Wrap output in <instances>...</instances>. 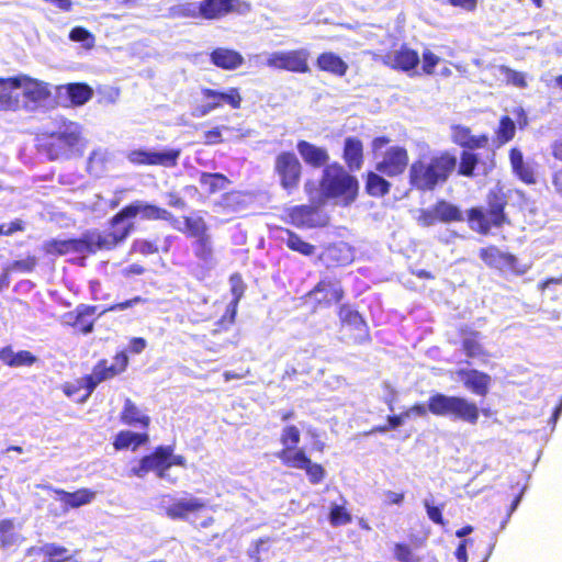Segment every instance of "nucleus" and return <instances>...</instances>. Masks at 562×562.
<instances>
[{
  "instance_id": "cd10ccee",
  "label": "nucleus",
  "mask_w": 562,
  "mask_h": 562,
  "mask_svg": "<svg viewBox=\"0 0 562 562\" xmlns=\"http://www.w3.org/2000/svg\"><path fill=\"white\" fill-rule=\"evenodd\" d=\"M211 60L215 66L220 68L236 69L243 64L244 58L236 50L227 48H216L211 54Z\"/></svg>"
},
{
  "instance_id": "412c9836",
  "label": "nucleus",
  "mask_w": 562,
  "mask_h": 562,
  "mask_svg": "<svg viewBox=\"0 0 562 562\" xmlns=\"http://www.w3.org/2000/svg\"><path fill=\"white\" fill-rule=\"evenodd\" d=\"M236 0H203L200 5V18L206 20L220 19L234 10Z\"/></svg>"
},
{
  "instance_id": "338daca9",
  "label": "nucleus",
  "mask_w": 562,
  "mask_h": 562,
  "mask_svg": "<svg viewBox=\"0 0 562 562\" xmlns=\"http://www.w3.org/2000/svg\"><path fill=\"white\" fill-rule=\"evenodd\" d=\"M425 507L427 509V515L430 520H432L435 524L442 525L443 519L441 516V509L439 507L430 506L428 501H425Z\"/></svg>"
},
{
  "instance_id": "4468645a",
  "label": "nucleus",
  "mask_w": 562,
  "mask_h": 562,
  "mask_svg": "<svg viewBox=\"0 0 562 562\" xmlns=\"http://www.w3.org/2000/svg\"><path fill=\"white\" fill-rule=\"evenodd\" d=\"M408 165V154L404 147H390L381 161L376 164V170L389 177L403 173Z\"/></svg>"
},
{
  "instance_id": "680f3d73",
  "label": "nucleus",
  "mask_w": 562,
  "mask_h": 562,
  "mask_svg": "<svg viewBox=\"0 0 562 562\" xmlns=\"http://www.w3.org/2000/svg\"><path fill=\"white\" fill-rule=\"evenodd\" d=\"M143 302H145V299H143L140 296H135V297H133L131 300H127L125 302L117 303V304L111 305V306H109L106 308H103L99 314L103 315L106 312L123 311V310L133 307V306H135L138 303H143Z\"/></svg>"
},
{
  "instance_id": "aec40b11",
  "label": "nucleus",
  "mask_w": 562,
  "mask_h": 562,
  "mask_svg": "<svg viewBox=\"0 0 562 562\" xmlns=\"http://www.w3.org/2000/svg\"><path fill=\"white\" fill-rule=\"evenodd\" d=\"M0 111H19L16 76L0 78Z\"/></svg>"
},
{
  "instance_id": "bf43d9fd",
  "label": "nucleus",
  "mask_w": 562,
  "mask_h": 562,
  "mask_svg": "<svg viewBox=\"0 0 562 562\" xmlns=\"http://www.w3.org/2000/svg\"><path fill=\"white\" fill-rule=\"evenodd\" d=\"M439 61L440 58L429 49L423 52V70L425 74L432 75Z\"/></svg>"
},
{
  "instance_id": "a211bd4d",
  "label": "nucleus",
  "mask_w": 562,
  "mask_h": 562,
  "mask_svg": "<svg viewBox=\"0 0 562 562\" xmlns=\"http://www.w3.org/2000/svg\"><path fill=\"white\" fill-rule=\"evenodd\" d=\"M291 221L299 227H316L326 224V218L311 205L295 206L290 213Z\"/></svg>"
},
{
  "instance_id": "2eb2a0df",
  "label": "nucleus",
  "mask_w": 562,
  "mask_h": 562,
  "mask_svg": "<svg viewBox=\"0 0 562 562\" xmlns=\"http://www.w3.org/2000/svg\"><path fill=\"white\" fill-rule=\"evenodd\" d=\"M504 221L502 205H494L488 212L472 209L469 212V223L472 229L482 234L488 233L492 226H499Z\"/></svg>"
},
{
  "instance_id": "c03bdc74",
  "label": "nucleus",
  "mask_w": 562,
  "mask_h": 562,
  "mask_svg": "<svg viewBox=\"0 0 562 562\" xmlns=\"http://www.w3.org/2000/svg\"><path fill=\"white\" fill-rule=\"evenodd\" d=\"M498 75L507 82L517 88L527 87L526 76L524 72L513 70L506 66L497 68Z\"/></svg>"
},
{
  "instance_id": "a18cd8bd",
  "label": "nucleus",
  "mask_w": 562,
  "mask_h": 562,
  "mask_svg": "<svg viewBox=\"0 0 562 562\" xmlns=\"http://www.w3.org/2000/svg\"><path fill=\"white\" fill-rule=\"evenodd\" d=\"M516 133V125L509 116H503L496 131L497 139L501 144L512 140Z\"/></svg>"
},
{
  "instance_id": "a878e982",
  "label": "nucleus",
  "mask_w": 562,
  "mask_h": 562,
  "mask_svg": "<svg viewBox=\"0 0 562 562\" xmlns=\"http://www.w3.org/2000/svg\"><path fill=\"white\" fill-rule=\"evenodd\" d=\"M452 140L470 149L483 148L487 144V136H473L468 127L456 125L452 127Z\"/></svg>"
},
{
  "instance_id": "1a4fd4ad",
  "label": "nucleus",
  "mask_w": 562,
  "mask_h": 562,
  "mask_svg": "<svg viewBox=\"0 0 562 562\" xmlns=\"http://www.w3.org/2000/svg\"><path fill=\"white\" fill-rule=\"evenodd\" d=\"M205 506L206 502L203 498L191 495L179 498L165 496L160 503V508L172 520H189L192 515L200 513Z\"/></svg>"
},
{
  "instance_id": "5fc2aeb1",
  "label": "nucleus",
  "mask_w": 562,
  "mask_h": 562,
  "mask_svg": "<svg viewBox=\"0 0 562 562\" xmlns=\"http://www.w3.org/2000/svg\"><path fill=\"white\" fill-rule=\"evenodd\" d=\"M329 521L333 526L347 525L351 521V516L342 505L334 504L330 508Z\"/></svg>"
},
{
  "instance_id": "0e129e2a",
  "label": "nucleus",
  "mask_w": 562,
  "mask_h": 562,
  "mask_svg": "<svg viewBox=\"0 0 562 562\" xmlns=\"http://www.w3.org/2000/svg\"><path fill=\"white\" fill-rule=\"evenodd\" d=\"M36 357L33 356L30 351L22 350L15 353L14 356V366L13 367H30L35 363Z\"/></svg>"
},
{
  "instance_id": "bb28decb",
  "label": "nucleus",
  "mask_w": 562,
  "mask_h": 562,
  "mask_svg": "<svg viewBox=\"0 0 562 562\" xmlns=\"http://www.w3.org/2000/svg\"><path fill=\"white\" fill-rule=\"evenodd\" d=\"M121 420L125 425L134 427L140 426L143 428L148 427L150 422L149 417L144 414L130 398H126L124 402Z\"/></svg>"
},
{
  "instance_id": "f03ea898",
  "label": "nucleus",
  "mask_w": 562,
  "mask_h": 562,
  "mask_svg": "<svg viewBox=\"0 0 562 562\" xmlns=\"http://www.w3.org/2000/svg\"><path fill=\"white\" fill-rule=\"evenodd\" d=\"M457 167V157L449 151H438L415 160L408 171L411 184L420 191H432L445 183Z\"/></svg>"
},
{
  "instance_id": "6e6552de",
  "label": "nucleus",
  "mask_w": 562,
  "mask_h": 562,
  "mask_svg": "<svg viewBox=\"0 0 562 562\" xmlns=\"http://www.w3.org/2000/svg\"><path fill=\"white\" fill-rule=\"evenodd\" d=\"M181 150L177 148H138L127 153V160L133 165L176 167Z\"/></svg>"
},
{
  "instance_id": "864d4df0",
  "label": "nucleus",
  "mask_w": 562,
  "mask_h": 562,
  "mask_svg": "<svg viewBox=\"0 0 562 562\" xmlns=\"http://www.w3.org/2000/svg\"><path fill=\"white\" fill-rule=\"evenodd\" d=\"M171 14L179 18H200V5L195 3H179L171 8Z\"/></svg>"
},
{
  "instance_id": "8fccbe9b",
  "label": "nucleus",
  "mask_w": 562,
  "mask_h": 562,
  "mask_svg": "<svg viewBox=\"0 0 562 562\" xmlns=\"http://www.w3.org/2000/svg\"><path fill=\"white\" fill-rule=\"evenodd\" d=\"M394 558L398 562H422L423 558L414 552V550L405 543H395Z\"/></svg>"
},
{
  "instance_id": "de8ad7c7",
  "label": "nucleus",
  "mask_w": 562,
  "mask_h": 562,
  "mask_svg": "<svg viewBox=\"0 0 562 562\" xmlns=\"http://www.w3.org/2000/svg\"><path fill=\"white\" fill-rule=\"evenodd\" d=\"M69 38L72 42L81 43L86 49H91L95 43L94 35L81 26L74 27L69 33Z\"/></svg>"
},
{
  "instance_id": "39448f33",
  "label": "nucleus",
  "mask_w": 562,
  "mask_h": 562,
  "mask_svg": "<svg viewBox=\"0 0 562 562\" xmlns=\"http://www.w3.org/2000/svg\"><path fill=\"white\" fill-rule=\"evenodd\" d=\"M428 411L436 416L451 417L454 420L475 425L480 411L475 403L464 397L437 393L428 400Z\"/></svg>"
},
{
  "instance_id": "603ef678",
  "label": "nucleus",
  "mask_w": 562,
  "mask_h": 562,
  "mask_svg": "<svg viewBox=\"0 0 562 562\" xmlns=\"http://www.w3.org/2000/svg\"><path fill=\"white\" fill-rule=\"evenodd\" d=\"M477 165L476 155L470 151H463L460 158L458 172L464 177H472L475 166Z\"/></svg>"
},
{
  "instance_id": "58836bf2",
  "label": "nucleus",
  "mask_w": 562,
  "mask_h": 562,
  "mask_svg": "<svg viewBox=\"0 0 562 562\" xmlns=\"http://www.w3.org/2000/svg\"><path fill=\"white\" fill-rule=\"evenodd\" d=\"M97 311V306L80 304L74 312L66 313L63 316V323L75 327L82 318L92 317Z\"/></svg>"
},
{
  "instance_id": "6e6d98bb",
  "label": "nucleus",
  "mask_w": 562,
  "mask_h": 562,
  "mask_svg": "<svg viewBox=\"0 0 562 562\" xmlns=\"http://www.w3.org/2000/svg\"><path fill=\"white\" fill-rule=\"evenodd\" d=\"M300 430L295 426H286L284 427L281 435V442L284 446L283 449H295L297 443L300 442Z\"/></svg>"
},
{
  "instance_id": "052dcab7",
  "label": "nucleus",
  "mask_w": 562,
  "mask_h": 562,
  "mask_svg": "<svg viewBox=\"0 0 562 562\" xmlns=\"http://www.w3.org/2000/svg\"><path fill=\"white\" fill-rule=\"evenodd\" d=\"M438 220V215L436 213V207L420 210L419 215L417 217V223L422 226L428 227L432 226Z\"/></svg>"
},
{
  "instance_id": "c756f323",
  "label": "nucleus",
  "mask_w": 562,
  "mask_h": 562,
  "mask_svg": "<svg viewBox=\"0 0 562 562\" xmlns=\"http://www.w3.org/2000/svg\"><path fill=\"white\" fill-rule=\"evenodd\" d=\"M362 143L355 137L345 140L344 158L350 170H359L362 166Z\"/></svg>"
},
{
  "instance_id": "3c124183",
  "label": "nucleus",
  "mask_w": 562,
  "mask_h": 562,
  "mask_svg": "<svg viewBox=\"0 0 562 562\" xmlns=\"http://www.w3.org/2000/svg\"><path fill=\"white\" fill-rule=\"evenodd\" d=\"M43 552L47 557L45 562H65L70 559V557L66 555L68 550L65 547L54 543L46 544L43 548Z\"/></svg>"
},
{
  "instance_id": "4be33fe9",
  "label": "nucleus",
  "mask_w": 562,
  "mask_h": 562,
  "mask_svg": "<svg viewBox=\"0 0 562 562\" xmlns=\"http://www.w3.org/2000/svg\"><path fill=\"white\" fill-rule=\"evenodd\" d=\"M296 149L303 160L315 168L324 166L329 159L325 148L317 147L306 140H300L296 145Z\"/></svg>"
},
{
  "instance_id": "f257e3e1",
  "label": "nucleus",
  "mask_w": 562,
  "mask_h": 562,
  "mask_svg": "<svg viewBox=\"0 0 562 562\" xmlns=\"http://www.w3.org/2000/svg\"><path fill=\"white\" fill-rule=\"evenodd\" d=\"M120 212L112 218L111 232L106 234L89 233L82 239L54 240L47 251L50 254H67L69 251H89L95 252L101 249H112L119 243L123 241L132 232L134 224L126 223L125 220L132 216L120 217Z\"/></svg>"
},
{
  "instance_id": "a19ab883",
  "label": "nucleus",
  "mask_w": 562,
  "mask_h": 562,
  "mask_svg": "<svg viewBox=\"0 0 562 562\" xmlns=\"http://www.w3.org/2000/svg\"><path fill=\"white\" fill-rule=\"evenodd\" d=\"M390 190V183L381 176L370 172L367 180V191L370 195L382 196Z\"/></svg>"
},
{
  "instance_id": "393cba45",
  "label": "nucleus",
  "mask_w": 562,
  "mask_h": 562,
  "mask_svg": "<svg viewBox=\"0 0 562 562\" xmlns=\"http://www.w3.org/2000/svg\"><path fill=\"white\" fill-rule=\"evenodd\" d=\"M460 376L464 385L474 394L484 396L488 392L491 382L490 375L479 372L476 370L460 371Z\"/></svg>"
},
{
  "instance_id": "79ce46f5",
  "label": "nucleus",
  "mask_w": 562,
  "mask_h": 562,
  "mask_svg": "<svg viewBox=\"0 0 562 562\" xmlns=\"http://www.w3.org/2000/svg\"><path fill=\"white\" fill-rule=\"evenodd\" d=\"M477 337V333H473L469 337H464L463 348L468 357L477 358L482 361H485L487 358V353L479 342Z\"/></svg>"
},
{
  "instance_id": "ddd939ff",
  "label": "nucleus",
  "mask_w": 562,
  "mask_h": 562,
  "mask_svg": "<svg viewBox=\"0 0 562 562\" xmlns=\"http://www.w3.org/2000/svg\"><path fill=\"white\" fill-rule=\"evenodd\" d=\"M137 215H140V217L144 220H164L172 222L175 227L181 229L179 226H177L179 221H177L170 212L144 201H135L134 203L122 209L120 211L119 218L122 216H132L133 218Z\"/></svg>"
},
{
  "instance_id": "dca6fc26",
  "label": "nucleus",
  "mask_w": 562,
  "mask_h": 562,
  "mask_svg": "<svg viewBox=\"0 0 562 562\" xmlns=\"http://www.w3.org/2000/svg\"><path fill=\"white\" fill-rule=\"evenodd\" d=\"M382 61L393 69L409 72L419 64V56L416 50L403 45L382 56Z\"/></svg>"
},
{
  "instance_id": "9b49d317",
  "label": "nucleus",
  "mask_w": 562,
  "mask_h": 562,
  "mask_svg": "<svg viewBox=\"0 0 562 562\" xmlns=\"http://www.w3.org/2000/svg\"><path fill=\"white\" fill-rule=\"evenodd\" d=\"M274 170L280 179L281 187L292 192L299 186L302 166L295 154L283 151L276 157Z\"/></svg>"
},
{
  "instance_id": "49530a36",
  "label": "nucleus",
  "mask_w": 562,
  "mask_h": 562,
  "mask_svg": "<svg viewBox=\"0 0 562 562\" xmlns=\"http://www.w3.org/2000/svg\"><path fill=\"white\" fill-rule=\"evenodd\" d=\"M286 234H288L286 246L290 249L297 251L305 256L313 255V252L315 250V247L313 245L304 241L300 236H297L291 232H286Z\"/></svg>"
},
{
  "instance_id": "e2e57ef3",
  "label": "nucleus",
  "mask_w": 562,
  "mask_h": 562,
  "mask_svg": "<svg viewBox=\"0 0 562 562\" xmlns=\"http://www.w3.org/2000/svg\"><path fill=\"white\" fill-rule=\"evenodd\" d=\"M304 470L306 471V474L313 484L319 483L325 474L324 469L319 464L312 463V461H310L308 467H306Z\"/></svg>"
},
{
  "instance_id": "20e7f679",
  "label": "nucleus",
  "mask_w": 562,
  "mask_h": 562,
  "mask_svg": "<svg viewBox=\"0 0 562 562\" xmlns=\"http://www.w3.org/2000/svg\"><path fill=\"white\" fill-rule=\"evenodd\" d=\"M85 147L82 127L76 122L61 120L57 130L49 134L47 153L50 159L69 158L76 153H82Z\"/></svg>"
},
{
  "instance_id": "7ed1b4c3",
  "label": "nucleus",
  "mask_w": 562,
  "mask_h": 562,
  "mask_svg": "<svg viewBox=\"0 0 562 562\" xmlns=\"http://www.w3.org/2000/svg\"><path fill=\"white\" fill-rule=\"evenodd\" d=\"M321 189L325 198L335 200L336 204L348 206L356 200L359 186L357 179L341 166L330 165L324 169Z\"/></svg>"
},
{
  "instance_id": "c85d7f7f",
  "label": "nucleus",
  "mask_w": 562,
  "mask_h": 562,
  "mask_svg": "<svg viewBox=\"0 0 562 562\" xmlns=\"http://www.w3.org/2000/svg\"><path fill=\"white\" fill-rule=\"evenodd\" d=\"M54 492L60 496V501L66 506L71 508H78L80 506L90 504L95 497V492L88 488H81L74 493H69L64 490H54Z\"/></svg>"
},
{
  "instance_id": "0eeeda50",
  "label": "nucleus",
  "mask_w": 562,
  "mask_h": 562,
  "mask_svg": "<svg viewBox=\"0 0 562 562\" xmlns=\"http://www.w3.org/2000/svg\"><path fill=\"white\" fill-rule=\"evenodd\" d=\"M201 94L203 103L196 105L191 112V115L196 119L206 116L222 106L223 103L231 105L233 109H239L241 104V97L237 88H229L227 91L203 88Z\"/></svg>"
},
{
  "instance_id": "7c9ffc66",
  "label": "nucleus",
  "mask_w": 562,
  "mask_h": 562,
  "mask_svg": "<svg viewBox=\"0 0 562 562\" xmlns=\"http://www.w3.org/2000/svg\"><path fill=\"white\" fill-rule=\"evenodd\" d=\"M324 258L328 262L345 266L353 260V251L348 244L338 243L325 250Z\"/></svg>"
},
{
  "instance_id": "69168bd1",
  "label": "nucleus",
  "mask_w": 562,
  "mask_h": 562,
  "mask_svg": "<svg viewBox=\"0 0 562 562\" xmlns=\"http://www.w3.org/2000/svg\"><path fill=\"white\" fill-rule=\"evenodd\" d=\"M133 250L142 255L154 254L158 250L157 246L151 241L136 240L133 244Z\"/></svg>"
},
{
  "instance_id": "72a5a7b5",
  "label": "nucleus",
  "mask_w": 562,
  "mask_h": 562,
  "mask_svg": "<svg viewBox=\"0 0 562 562\" xmlns=\"http://www.w3.org/2000/svg\"><path fill=\"white\" fill-rule=\"evenodd\" d=\"M278 456L284 464L301 470L308 467L311 461L302 449H282Z\"/></svg>"
},
{
  "instance_id": "423d86ee",
  "label": "nucleus",
  "mask_w": 562,
  "mask_h": 562,
  "mask_svg": "<svg viewBox=\"0 0 562 562\" xmlns=\"http://www.w3.org/2000/svg\"><path fill=\"white\" fill-rule=\"evenodd\" d=\"M16 92L19 111H34L43 106L52 95L50 87L47 82L27 75L16 76Z\"/></svg>"
},
{
  "instance_id": "f3484780",
  "label": "nucleus",
  "mask_w": 562,
  "mask_h": 562,
  "mask_svg": "<svg viewBox=\"0 0 562 562\" xmlns=\"http://www.w3.org/2000/svg\"><path fill=\"white\" fill-rule=\"evenodd\" d=\"M344 291L340 282L334 278L324 277L316 286L310 292V296L318 303L331 304L342 299Z\"/></svg>"
},
{
  "instance_id": "5701e85b",
  "label": "nucleus",
  "mask_w": 562,
  "mask_h": 562,
  "mask_svg": "<svg viewBox=\"0 0 562 562\" xmlns=\"http://www.w3.org/2000/svg\"><path fill=\"white\" fill-rule=\"evenodd\" d=\"M480 257L486 265L499 270L512 269L516 261L513 255L503 252L493 246L481 249Z\"/></svg>"
},
{
  "instance_id": "4d7b16f0",
  "label": "nucleus",
  "mask_w": 562,
  "mask_h": 562,
  "mask_svg": "<svg viewBox=\"0 0 562 562\" xmlns=\"http://www.w3.org/2000/svg\"><path fill=\"white\" fill-rule=\"evenodd\" d=\"M14 525L11 520L0 522V541L3 546H11L15 542Z\"/></svg>"
},
{
  "instance_id": "13d9d810",
  "label": "nucleus",
  "mask_w": 562,
  "mask_h": 562,
  "mask_svg": "<svg viewBox=\"0 0 562 562\" xmlns=\"http://www.w3.org/2000/svg\"><path fill=\"white\" fill-rule=\"evenodd\" d=\"M234 127L231 126H218L214 127L207 132L204 133V144L206 145H215L223 142L222 135L223 132H233Z\"/></svg>"
},
{
  "instance_id": "f704fd0d",
  "label": "nucleus",
  "mask_w": 562,
  "mask_h": 562,
  "mask_svg": "<svg viewBox=\"0 0 562 562\" xmlns=\"http://www.w3.org/2000/svg\"><path fill=\"white\" fill-rule=\"evenodd\" d=\"M184 226L187 232L193 236L199 238L200 243L205 246L209 243V235L206 234V225L202 217L198 216H188L184 217Z\"/></svg>"
},
{
  "instance_id": "2f4dec72",
  "label": "nucleus",
  "mask_w": 562,
  "mask_h": 562,
  "mask_svg": "<svg viewBox=\"0 0 562 562\" xmlns=\"http://www.w3.org/2000/svg\"><path fill=\"white\" fill-rule=\"evenodd\" d=\"M317 67L330 72L335 76H344L348 69V65L334 53H323L317 58Z\"/></svg>"
},
{
  "instance_id": "ea45409f",
  "label": "nucleus",
  "mask_w": 562,
  "mask_h": 562,
  "mask_svg": "<svg viewBox=\"0 0 562 562\" xmlns=\"http://www.w3.org/2000/svg\"><path fill=\"white\" fill-rule=\"evenodd\" d=\"M339 316L344 323L358 329L360 331V337L366 336V323L358 312L351 310L350 307L342 306L340 308Z\"/></svg>"
},
{
  "instance_id": "774afa93",
  "label": "nucleus",
  "mask_w": 562,
  "mask_h": 562,
  "mask_svg": "<svg viewBox=\"0 0 562 562\" xmlns=\"http://www.w3.org/2000/svg\"><path fill=\"white\" fill-rule=\"evenodd\" d=\"M127 364L128 357L124 351H121L116 353V356L114 357V363H112L111 366H113V368L117 370V374H120L126 369Z\"/></svg>"
},
{
  "instance_id": "6ab92c4d",
  "label": "nucleus",
  "mask_w": 562,
  "mask_h": 562,
  "mask_svg": "<svg viewBox=\"0 0 562 562\" xmlns=\"http://www.w3.org/2000/svg\"><path fill=\"white\" fill-rule=\"evenodd\" d=\"M115 375H117V370L113 366L108 364L106 360L99 361L94 366L92 373L82 379V384L87 389L85 398L93 392L98 384Z\"/></svg>"
},
{
  "instance_id": "e433bc0d",
  "label": "nucleus",
  "mask_w": 562,
  "mask_h": 562,
  "mask_svg": "<svg viewBox=\"0 0 562 562\" xmlns=\"http://www.w3.org/2000/svg\"><path fill=\"white\" fill-rule=\"evenodd\" d=\"M436 213L438 215V220L443 223L449 222H460L463 220L462 212L458 206L447 202L439 201L436 205Z\"/></svg>"
},
{
  "instance_id": "473e14b6",
  "label": "nucleus",
  "mask_w": 562,
  "mask_h": 562,
  "mask_svg": "<svg viewBox=\"0 0 562 562\" xmlns=\"http://www.w3.org/2000/svg\"><path fill=\"white\" fill-rule=\"evenodd\" d=\"M148 440L146 434H136L128 430L120 431L114 440V447L116 450L126 449L132 447L135 450L138 446L145 443Z\"/></svg>"
},
{
  "instance_id": "b1692460",
  "label": "nucleus",
  "mask_w": 562,
  "mask_h": 562,
  "mask_svg": "<svg viewBox=\"0 0 562 562\" xmlns=\"http://www.w3.org/2000/svg\"><path fill=\"white\" fill-rule=\"evenodd\" d=\"M509 160L513 172L525 183L532 184L536 182L533 167L530 162L524 160L522 153L513 148L509 153Z\"/></svg>"
},
{
  "instance_id": "4c0bfd02",
  "label": "nucleus",
  "mask_w": 562,
  "mask_h": 562,
  "mask_svg": "<svg viewBox=\"0 0 562 562\" xmlns=\"http://www.w3.org/2000/svg\"><path fill=\"white\" fill-rule=\"evenodd\" d=\"M228 180L221 173H206L203 172L200 177L201 187L209 193H215L217 191L225 190Z\"/></svg>"
},
{
  "instance_id": "37998d69",
  "label": "nucleus",
  "mask_w": 562,
  "mask_h": 562,
  "mask_svg": "<svg viewBox=\"0 0 562 562\" xmlns=\"http://www.w3.org/2000/svg\"><path fill=\"white\" fill-rule=\"evenodd\" d=\"M110 159V153L104 148L93 150L88 160V168L91 173L99 175L104 170L105 164Z\"/></svg>"
},
{
  "instance_id": "c9c22d12",
  "label": "nucleus",
  "mask_w": 562,
  "mask_h": 562,
  "mask_svg": "<svg viewBox=\"0 0 562 562\" xmlns=\"http://www.w3.org/2000/svg\"><path fill=\"white\" fill-rule=\"evenodd\" d=\"M71 103L82 105L92 97V89L86 83H69L65 87Z\"/></svg>"
},
{
  "instance_id": "09e8293b",
  "label": "nucleus",
  "mask_w": 562,
  "mask_h": 562,
  "mask_svg": "<svg viewBox=\"0 0 562 562\" xmlns=\"http://www.w3.org/2000/svg\"><path fill=\"white\" fill-rule=\"evenodd\" d=\"M231 285H232V294L234 296L233 301L227 307V311L231 312L232 319H234L236 314V308L238 301L244 294V284L239 276L234 274L229 279Z\"/></svg>"
},
{
  "instance_id": "9d476101",
  "label": "nucleus",
  "mask_w": 562,
  "mask_h": 562,
  "mask_svg": "<svg viewBox=\"0 0 562 562\" xmlns=\"http://www.w3.org/2000/svg\"><path fill=\"white\" fill-rule=\"evenodd\" d=\"M267 66L292 72H307L310 70L307 59L310 53L305 48L286 50V52H273L266 54Z\"/></svg>"
},
{
  "instance_id": "f8f14e48",
  "label": "nucleus",
  "mask_w": 562,
  "mask_h": 562,
  "mask_svg": "<svg viewBox=\"0 0 562 562\" xmlns=\"http://www.w3.org/2000/svg\"><path fill=\"white\" fill-rule=\"evenodd\" d=\"M170 454V446L158 447L154 453L144 457L137 464L131 468V473L137 477H144L150 471H155L160 479L167 480L166 457Z\"/></svg>"
}]
</instances>
